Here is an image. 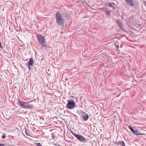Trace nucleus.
<instances>
[{
  "mask_svg": "<svg viewBox=\"0 0 146 146\" xmlns=\"http://www.w3.org/2000/svg\"><path fill=\"white\" fill-rule=\"evenodd\" d=\"M56 20L58 24L60 25H63L64 22V20L62 14L58 12L56 13Z\"/></svg>",
  "mask_w": 146,
  "mask_h": 146,
  "instance_id": "f257e3e1",
  "label": "nucleus"
},
{
  "mask_svg": "<svg viewBox=\"0 0 146 146\" xmlns=\"http://www.w3.org/2000/svg\"><path fill=\"white\" fill-rule=\"evenodd\" d=\"M37 38L39 42L42 46L43 47H45L46 46L45 38L43 36L40 35H37Z\"/></svg>",
  "mask_w": 146,
  "mask_h": 146,
  "instance_id": "f03ea898",
  "label": "nucleus"
},
{
  "mask_svg": "<svg viewBox=\"0 0 146 146\" xmlns=\"http://www.w3.org/2000/svg\"><path fill=\"white\" fill-rule=\"evenodd\" d=\"M18 104L20 107L22 108L28 109L32 107V106L29 104L28 102L19 101L18 102Z\"/></svg>",
  "mask_w": 146,
  "mask_h": 146,
  "instance_id": "7ed1b4c3",
  "label": "nucleus"
},
{
  "mask_svg": "<svg viewBox=\"0 0 146 146\" xmlns=\"http://www.w3.org/2000/svg\"><path fill=\"white\" fill-rule=\"evenodd\" d=\"M75 105V102L72 100H69L68 101V103L66 105V108L69 109H72L74 107Z\"/></svg>",
  "mask_w": 146,
  "mask_h": 146,
  "instance_id": "20e7f679",
  "label": "nucleus"
},
{
  "mask_svg": "<svg viewBox=\"0 0 146 146\" xmlns=\"http://www.w3.org/2000/svg\"><path fill=\"white\" fill-rule=\"evenodd\" d=\"M72 134L80 142H85L86 141V139L83 136L78 135H76L73 133H72Z\"/></svg>",
  "mask_w": 146,
  "mask_h": 146,
  "instance_id": "39448f33",
  "label": "nucleus"
},
{
  "mask_svg": "<svg viewBox=\"0 0 146 146\" xmlns=\"http://www.w3.org/2000/svg\"><path fill=\"white\" fill-rule=\"evenodd\" d=\"M27 64H28V67L29 70L30 69V66L33 65L34 64V60L33 59V58H31L28 62L27 63Z\"/></svg>",
  "mask_w": 146,
  "mask_h": 146,
  "instance_id": "423d86ee",
  "label": "nucleus"
},
{
  "mask_svg": "<svg viewBox=\"0 0 146 146\" xmlns=\"http://www.w3.org/2000/svg\"><path fill=\"white\" fill-rule=\"evenodd\" d=\"M126 3L129 6H132L133 5V3L132 0H125Z\"/></svg>",
  "mask_w": 146,
  "mask_h": 146,
  "instance_id": "0eeeda50",
  "label": "nucleus"
},
{
  "mask_svg": "<svg viewBox=\"0 0 146 146\" xmlns=\"http://www.w3.org/2000/svg\"><path fill=\"white\" fill-rule=\"evenodd\" d=\"M133 133L137 135H145L144 133H140L137 130H135L133 132Z\"/></svg>",
  "mask_w": 146,
  "mask_h": 146,
  "instance_id": "6e6552de",
  "label": "nucleus"
},
{
  "mask_svg": "<svg viewBox=\"0 0 146 146\" xmlns=\"http://www.w3.org/2000/svg\"><path fill=\"white\" fill-rule=\"evenodd\" d=\"M118 145H120L122 146H125V143L123 141H118L117 143Z\"/></svg>",
  "mask_w": 146,
  "mask_h": 146,
  "instance_id": "1a4fd4ad",
  "label": "nucleus"
},
{
  "mask_svg": "<svg viewBox=\"0 0 146 146\" xmlns=\"http://www.w3.org/2000/svg\"><path fill=\"white\" fill-rule=\"evenodd\" d=\"M89 118V116L88 115H87L86 116H84L83 117V119L84 120H87Z\"/></svg>",
  "mask_w": 146,
  "mask_h": 146,
  "instance_id": "9d476101",
  "label": "nucleus"
},
{
  "mask_svg": "<svg viewBox=\"0 0 146 146\" xmlns=\"http://www.w3.org/2000/svg\"><path fill=\"white\" fill-rule=\"evenodd\" d=\"M117 22L118 23V25L119 26V28H120V29H121V24L120 22H119L118 20H117Z\"/></svg>",
  "mask_w": 146,
  "mask_h": 146,
  "instance_id": "9b49d317",
  "label": "nucleus"
},
{
  "mask_svg": "<svg viewBox=\"0 0 146 146\" xmlns=\"http://www.w3.org/2000/svg\"><path fill=\"white\" fill-rule=\"evenodd\" d=\"M128 127L129 129L133 133L135 130L133 129V127L131 126H128Z\"/></svg>",
  "mask_w": 146,
  "mask_h": 146,
  "instance_id": "f8f14e48",
  "label": "nucleus"
},
{
  "mask_svg": "<svg viewBox=\"0 0 146 146\" xmlns=\"http://www.w3.org/2000/svg\"><path fill=\"white\" fill-rule=\"evenodd\" d=\"M105 12L106 13V14L108 15H110V13L109 12V11H108L107 9H106L105 10Z\"/></svg>",
  "mask_w": 146,
  "mask_h": 146,
  "instance_id": "ddd939ff",
  "label": "nucleus"
},
{
  "mask_svg": "<svg viewBox=\"0 0 146 146\" xmlns=\"http://www.w3.org/2000/svg\"><path fill=\"white\" fill-rule=\"evenodd\" d=\"M25 133L26 134V135L27 136H31L30 135H29V133L27 131L25 130Z\"/></svg>",
  "mask_w": 146,
  "mask_h": 146,
  "instance_id": "4468645a",
  "label": "nucleus"
},
{
  "mask_svg": "<svg viewBox=\"0 0 146 146\" xmlns=\"http://www.w3.org/2000/svg\"><path fill=\"white\" fill-rule=\"evenodd\" d=\"M108 5L109 6V7H112V5L111 3H108Z\"/></svg>",
  "mask_w": 146,
  "mask_h": 146,
  "instance_id": "2eb2a0df",
  "label": "nucleus"
},
{
  "mask_svg": "<svg viewBox=\"0 0 146 146\" xmlns=\"http://www.w3.org/2000/svg\"><path fill=\"white\" fill-rule=\"evenodd\" d=\"M5 144H0V146H4Z\"/></svg>",
  "mask_w": 146,
  "mask_h": 146,
  "instance_id": "dca6fc26",
  "label": "nucleus"
},
{
  "mask_svg": "<svg viewBox=\"0 0 146 146\" xmlns=\"http://www.w3.org/2000/svg\"><path fill=\"white\" fill-rule=\"evenodd\" d=\"M5 135H3L2 136V138H5Z\"/></svg>",
  "mask_w": 146,
  "mask_h": 146,
  "instance_id": "f3484780",
  "label": "nucleus"
},
{
  "mask_svg": "<svg viewBox=\"0 0 146 146\" xmlns=\"http://www.w3.org/2000/svg\"><path fill=\"white\" fill-rule=\"evenodd\" d=\"M115 46H117V48H118L119 46H118V45L117 46V45H116V44H115Z\"/></svg>",
  "mask_w": 146,
  "mask_h": 146,
  "instance_id": "a211bd4d",
  "label": "nucleus"
},
{
  "mask_svg": "<svg viewBox=\"0 0 146 146\" xmlns=\"http://www.w3.org/2000/svg\"><path fill=\"white\" fill-rule=\"evenodd\" d=\"M144 4L146 5V2H144Z\"/></svg>",
  "mask_w": 146,
  "mask_h": 146,
  "instance_id": "6ab92c4d",
  "label": "nucleus"
},
{
  "mask_svg": "<svg viewBox=\"0 0 146 146\" xmlns=\"http://www.w3.org/2000/svg\"><path fill=\"white\" fill-rule=\"evenodd\" d=\"M53 133L52 134V136H53Z\"/></svg>",
  "mask_w": 146,
  "mask_h": 146,
  "instance_id": "aec40b11",
  "label": "nucleus"
}]
</instances>
